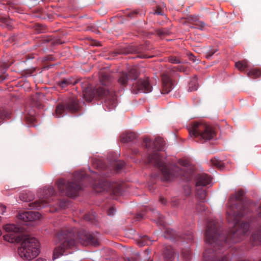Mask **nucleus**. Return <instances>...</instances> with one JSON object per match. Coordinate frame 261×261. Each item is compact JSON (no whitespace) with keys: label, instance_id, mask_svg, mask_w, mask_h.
<instances>
[{"label":"nucleus","instance_id":"f257e3e1","mask_svg":"<svg viewBox=\"0 0 261 261\" xmlns=\"http://www.w3.org/2000/svg\"><path fill=\"white\" fill-rule=\"evenodd\" d=\"M244 192L239 190L235 195H231L227 204L226 219L229 222L234 223V227L229 232L227 237L219 234L217 239V222L215 220L208 222L204 234V240L207 245L203 252L204 261H228V258L224 255L220 259L221 245L224 244L225 247L227 243H237L244 239L248 234L249 224L248 223L239 222L240 218L243 216L245 208L242 205Z\"/></svg>","mask_w":261,"mask_h":261},{"label":"nucleus","instance_id":"f03ea898","mask_svg":"<svg viewBox=\"0 0 261 261\" xmlns=\"http://www.w3.org/2000/svg\"><path fill=\"white\" fill-rule=\"evenodd\" d=\"M83 95L87 101H91L94 98L100 99L106 98L105 106L111 110L116 106V98L114 94H110L103 87L94 89L91 85L83 88Z\"/></svg>","mask_w":261,"mask_h":261},{"label":"nucleus","instance_id":"7ed1b4c3","mask_svg":"<svg viewBox=\"0 0 261 261\" xmlns=\"http://www.w3.org/2000/svg\"><path fill=\"white\" fill-rule=\"evenodd\" d=\"M148 160L149 162L154 164L160 169L162 174V179L165 181L170 180L175 176L188 178L187 173L183 171L177 166L174 167L173 169L174 173L171 172V170L165 165L162 158L158 152L150 154L149 156Z\"/></svg>","mask_w":261,"mask_h":261},{"label":"nucleus","instance_id":"20e7f679","mask_svg":"<svg viewBox=\"0 0 261 261\" xmlns=\"http://www.w3.org/2000/svg\"><path fill=\"white\" fill-rule=\"evenodd\" d=\"M189 135L197 142L203 143L216 136L215 129L204 122H195L189 129Z\"/></svg>","mask_w":261,"mask_h":261},{"label":"nucleus","instance_id":"39448f33","mask_svg":"<svg viewBox=\"0 0 261 261\" xmlns=\"http://www.w3.org/2000/svg\"><path fill=\"white\" fill-rule=\"evenodd\" d=\"M18 252L20 256L26 260L35 258L39 253V243L34 237L25 236L21 242Z\"/></svg>","mask_w":261,"mask_h":261},{"label":"nucleus","instance_id":"423d86ee","mask_svg":"<svg viewBox=\"0 0 261 261\" xmlns=\"http://www.w3.org/2000/svg\"><path fill=\"white\" fill-rule=\"evenodd\" d=\"M56 239L59 245L54 249L53 260L63 255L66 250L74 246L76 244L73 233L68 231H61L57 235Z\"/></svg>","mask_w":261,"mask_h":261},{"label":"nucleus","instance_id":"0eeeda50","mask_svg":"<svg viewBox=\"0 0 261 261\" xmlns=\"http://www.w3.org/2000/svg\"><path fill=\"white\" fill-rule=\"evenodd\" d=\"M57 186L62 195L70 197H76L81 188L79 181H76L75 182H66L62 179L57 181Z\"/></svg>","mask_w":261,"mask_h":261},{"label":"nucleus","instance_id":"6e6552de","mask_svg":"<svg viewBox=\"0 0 261 261\" xmlns=\"http://www.w3.org/2000/svg\"><path fill=\"white\" fill-rule=\"evenodd\" d=\"M7 232L3 237L4 239L10 243L21 242L25 236H22L19 233L20 228L14 224H7L4 227Z\"/></svg>","mask_w":261,"mask_h":261},{"label":"nucleus","instance_id":"1a4fd4ad","mask_svg":"<svg viewBox=\"0 0 261 261\" xmlns=\"http://www.w3.org/2000/svg\"><path fill=\"white\" fill-rule=\"evenodd\" d=\"M152 87L151 86L149 78L145 77L144 79H140L133 84L132 90L134 93H137L139 92L144 93H149L152 91Z\"/></svg>","mask_w":261,"mask_h":261},{"label":"nucleus","instance_id":"9d476101","mask_svg":"<svg viewBox=\"0 0 261 261\" xmlns=\"http://www.w3.org/2000/svg\"><path fill=\"white\" fill-rule=\"evenodd\" d=\"M79 109V101L76 98H73L70 100L66 105V108L62 105H59L56 109L55 115L56 117H61L64 112L65 109L69 111L74 112Z\"/></svg>","mask_w":261,"mask_h":261},{"label":"nucleus","instance_id":"9b49d317","mask_svg":"<svg viewBox=\"0 0 261 261\" xmlns=\"http://www.w3.org/2000/svg\"><path fill=\"white\" fill-rule=\"evenodd\" d=\"M139 72L136 68H132L128 72V74L122 72L119 73L117 82L118 84L125 87L127 85L128 80H136L139 76Z\"/></svg>","mask_w":261,"mask_h":261},{"label":"nucleus","instance_id":"f8f14e48","mask_svg":"<svg viewBox=\"0 0 261 261\" xmlns=\"http://www.w3.org/2000/svg\"><path fill=\"white\" fill-rule=\"evenodd\" d=\"M162 87L161 92L167 94L171 90L173 87V80L170 73H164L162 75Z\"/></svg>","mask_w":261,"mask_h":261},{"label":"nucleus","instance_id":"ddd939ff","mask_svg":"<svg viewBox=\"0 0 261 261\" xmlns=\"http://www.w3.org/2000/svg\"><path fill=\"white\" fill-rule=\"evenodd\" d=\"M94 188L97 192L106 190L111 192L114 195H117L120 190L119 188H114L113 185H111L107 181H103L99 185H95Z\"/></svg>","mask_w":261,"mask_h":261},{"label":"nucleus","instance_id":"4468645a","mask_svg":"<svg viewBox=\"0 0 261 261\" xmlns=\"http://www.w3.org/2000/svg\"><path fill=\"white\" fill-rule=\"evenodd\" d=\"M55 191L54 188L52 187H49L47 190H45V193L46 196L43 197V199L35 201L34 202L31 203L30 204V206H32L33 208H38L43 206L44 203H47L50 202V200L48 199L47 194L53 196L54 194Z\"/></svg>","mask_w":261,"mask_h":261},{"label":"nucleus","instance_id":"2eb2a0df","mask_svg":"<svg viewBox=\"0 0 261 261\" xmlns=\"http://www.w3.org/2000/svg\"><path fill=\"white\" fill-rule=\"evenodd\" d=\"M41 217V214L38 212L28 211L19 214L18 218L23 221L27 222L39 220Z\"/></svg>","mask_w":261,"mask_h":261},{"label":"nucleus","instance_id":"dca6fc26","mask_svg":"<svg viewBox=\"0 0 261 261\" xmlns=\"http://www.w3.org/2000/svg\"><path fill=\"white\" fill-rule=\"evenodd\" d=\"M80 242L84 246L89 245H93L94 246H97L99 244L98 241L91 234H85L80 237Z\"/></svg>","mask_w":261,"mask_h":261},{"label":"nucleus","instance_id":"f3484780","mask_svg":"<svg viewBox=\"0 0 261 261\" xmlns=\"http://www.w3.org/2000/svg\"><path fill=\"white\" fill-rule=\"evenodd\" d=\"M212 179V178L207 174H199L196 177V187L207 186L211 182Z\"/></svg>","mask_w":261,"mask_h":261},{"label":"nucleus","instance_id":"a211bd4d","mask_svg":"<svg viewBox=\"0 0 261 261\" xmlns=\"http://www.w3.org/2000/svg\"><path fill=\"white\" fill-rule=\"evenodd\" d=\"M112 77L109 73L103 71L99 72V81L102 85H108L112 81Z\"/></svg>","mask_w":261,"mask_h":261},{"label":"nucleus","instance_id":"6ab92c4d","mask_svg":"<svg viewBox=\"0 0 261 261\" xmlns=\"http://www.w3.org/2000/svg\"><path fill=\"white\" fill-rule=\"evenodd\" d=\"M248 77L256 79L261 77V69L258 67L252 68L247 72Z\"/></svg>","mask_w":261,"mask_h":261},{"label":"nucleus","instance_id":"aec40b11","mask_svg":"<svg viewBox=\"0 0 261 261\" xmlns=\"http://www.w3.org/2000/svg\"><path fill=\"white\" fill-rule=\"evenodd\" d=\"M249 67L248 62L246 60H243L236 62L235 67L240 71L243 72Z\"/></svg>","mask_w":261,"mask_h":261},{"label":"nucleus","instance_id":"412c9836","mask_svg":"<svg viewBox=\"0 0 261 261\" xmlns=\"http://www.w3.org/2000/svg\"><path fill=\"white\" fill-rule=\"evenodd\" d=\"M136 135L133 132H126L121 136V141L124 142H130L136 138Z\"/></svg>","mask_w":261,"mask_h":261},{"label":"nucleus","instance_id":"4be33fe9","mask_svg":"<svg viewBox=\"0 0 261 261\" xmlns=\"http://www.w3.org/2000/svg\"><path fill=\"white\" fill-rule=\"evenodd\" d=\"M188 19L190 21H191L192 24L195 25V28L197 29H202L205 26V24L203 22L199 21L197 17L190 16Z\"/></svg>","mask_w":261,"mask_h":261},{"label":"nucleus","instance_id":"5701e85b","mask_svg":"<svg viewBox=\"0 0 261 261\" xmlns=\"http://www.w3.org/2000/svg\"><path fill=\"white\" fill-rule=\"evenodd\" d=\"M164 256L165 259L167 261H170L174 257V251L172 248L171 246H168L164 250Z\"/></svg>","mask_w":261,"mask_h":261},{"label":"nucleus","instance_id":"b1692460","mask_svg":"<svg viewBox=\"0 0 261 261\" xmlns=\"http://www.w3.org/2000/svg\"><path fill=\"white\" fill-rule=\"evenodd\" d=\"M250 241L253 245H257L261 242V233L257 232L253 234L250 238Z\"/></svg>","mask_w":261,"mask_h":261},{"label":"nucleus","instance_id":"393cba45","mask_svg":"<svg viewBox=\"0 0 261 261\" xmlns=\"http://www.w3.org/2000/svg\"><path fill=\"white\" fill-rule=\"evenodd\" d=\"M153 143L155 149L161 150L164 145V141L162 137H158L155 138Z\"/></svg>","mask_w":261,"mask_h":261},{"label":"nucleus","instance_id":"a878e982","mask_svg":"<svg viewBox=\"0 0 261 261\" xmlns=\"http://www.w3.org/2000/svg\"><path fill=\"white\" fill-rule=\"evenodd\" d=\"M198 86L197 79L194 77L189 83L188 91L192 92L196 90L198 88Z\"/></svg>","mask_w":261,"mask_h":261},{"label":"nucleus","instance_id":"bb28decb","mask_svg":"<svg viewBox=\"0 0 261 261\" xmlns=\"http://www.w3.org/2000/svg\"><path fill=\"white\" fill-rule=\"evenodd\" d=\"M197 197L201 201L203 202L206 196V193L205 190L202 188L197 189Z\"/></svg>","mask_w":261,"mask_h":261},{"label":"nucleus","instance_id":"cd10ccee","mask_svg":"<svg viewBox=\"0 0 261 261\" xmlns=\"http://www.w3.org/2000/svg\"><path fill=\"white\" fill-rule=\"evenodd\" d=\"M210 162L212 165L218 169H222L224 167L223 163L217 159H212Z\"/></svg>","mask_w":261,"mask_h":261},{"label":"nucleus","instance_id":"c85d7f7f","mask_svg":"<svg viewBox=\"0 0 261 261\" xmlns=\"http://www.w3.org/2000/svg\"><path fill=\"white\" fill-rule=\"evenodd\" d=\"M151 244L150 240L147 237L144 236L138 242V245L140 246L149 245Z\"/></svg>","mask_w":261,"mask_h":261},{"label":"nucleus","instance_id":"c756f323","mask_svg":"<svg viewBox=\"0 0 261 261\" xmlns=\"http://www.w3.org/2000/svg\"><path fill=\"white\" fill-rule=\"evenodd\" d=\"M178 163L181 166L186 167L190 165V161L188 158H184L179 160Z\"/></svg>","mask_w":261,"mask_h":261},{"label":"nucleus","instance_id":"7c9ffc66","mask_svg":"<svg viewBox=\"0 0 261 261\" xmlns=\"http://www.w3.org/2000/svg\"><path fill=\"white\" fill-rule=\"evenodd\" d=\"M168 61L171 63L178 64L181 62L180 58L175 56H170L168 58Z\"/></svg>","mask_w":261,"mask_h":261},{"label":"nucleus","instance_id":"2f4dec72","mask_svg":"<svg viewBox=\"0 0 261 261\" xmlns=\"http://www.w3.org/2000/svg\"><path fill=\"white\" fill-rule=\"evenodd\" d=\"M182 256L184 259L185 261H190L191 259V253L190 251H188L187 252H182Z\"/></svg>","mask_w":261,"mask_h":261},{"label":"nucleus","instance_id":"473e14b6","mask_svg":"<svg viewBox=\"0 0 261 261\" xmlns=\"http://www.w3.org/2000/svg\"><path fill=\"white\" fill-rule=\"evenodd\" d=\"M26 121L28 124L31 125H34V122L35 120V118L33 116H27L25 117Z\"/></svg>","mask_w":261,"mask_h":261},{"label":"nucleus","instance_id":"72a5a7b5","mask_svg":"<svg viewBox=\"0 0 261 261\" xmlns=\"http://www.w3.org/2000/svg\"><path fill=\"white\" fill-rule=\"evenodd\" d=\"M72 82H70L69 80H64L60 83V86L62 87H65L67 85L71 84Z\"/></svg>","mask_w":261,"mask_h":261},{"label":"nucleus","instance_id":"f704fd0d","mask_svg":"<svg viewBox=\"0 0 261 261\" xmlns=\"http://www.w3.org/2000/svg\"><path fill=\"white\" fill-rule=\"evenodd\" d=\"M193 233L191 232H190L188 235H184L183 237L184 239L187 240V241H191L193 239Z\"/></svg>","mask_w":261,"mask_h":261},{"label":"nucleus","instance_id":"c9c22d12","mask_svg":"<svg viewBox=\"0 0 261 261\" xmlns=\"http://www.w3.org/2000/svg\"><path fill=\"white\" fill-rule=\"evenodd\" d=\"M138 12L136 10L135 11H131V12H128L126 13V15L128 17H133L134 15H136L138 14Z\"/></svg>","mask_w":261,"mask_h":261},{"label":"nucleus","instance_id":"e433bc0d","mask_svg":"<svg viewBox=\"0 0 261 261\" xmlns=\"http://www.w3.org/2000/svg\"><path fill=\"white\" fill-rule=\"evenodd\" d=\"M115 211V210L114 207L110 208L108 211V214L109 215H113Z\"/></svg>","mask_w":261,"mask_h":261},{"label":"nucleus","instance_id":"4c0bfd02","mask_svg":"<svg viewBox=\"0 0 261 261\" xmlns=\"http://www.w3.org/2000/svg\"><path fill=\"white\" fill-rule=\"evenodd\" d=\"M155 13H156L157 14H162V9L159 7H156V9L155 10Z\"/></svg>","mask_w":261,"mask_h":261},{"label":"nucleus","instance_id":"58836bf2","mask_svg":"<svg viewBox=\"0 0 261 261\" xmlns=\"http://www.w3.org/2000/svg\"><path fill=\"white\" fill-rule=\"evenodd\" d=\"M84 219L86 220H88V221H92L93 220V218H90L89 217V215H86L84 217Z\"/></svg>","mask_w":261,"mask_h":261},{"label":"nucleus","instance_id":"ea45409f","mask_svg":"<svg viewBox=\"0 0 261 261\" xmlns=\"http://www.w3.org/2000/svg\"><path fill=\"white\" fill-rule=\"evenodd\" d=\"M144 142L146 144L147 147H148V144L150 143V139L149 138H145L144 139Z\"/></svg>","mask_w":261,"mask_h":261},{"label":"nucleus","instance_id":"a19ab883","mask_svg":"<svg viewBox=\"0 0 261 261\" xmlns=\"http://www.w3.org/2000/svg\"><path fill=\"white\" fill-rule=\"evenodd\" d=\"M20 199L21 200H23V201H27V198L24 197V196L23 195V194H20Z\"/></svg>","mask_w":261,"mask_h":261},{"label":"nucleus","instance_id":"79ce46f5","mask_svg":"<svg viewBox=\"0 0 261 261\" xmlns=\"http://www.w3.org/2000/svg\"><path fill=\"white\" fill-rule=\"evenodd\" d=\"M0 208H1V211H0V213L3 214L5 212L6 207L2 205L0 206Z\"/></svg>","mask_w":261,"mask_h":261},{"label":"nucleus","instance_id":"37998d69","mask_svg":"<svg viewBox=\"0 0 261 261\" xmlns=\"http://www.w3.org/2000/svg\"><path fill=\"white\" fill-rule=\"evenodd\" d=\"M160 200L161 202L163 204H165L166 202V200L164 198H163V197H161L160 199Z\"/></svg>","mask_w":261,"mask_h":261},{"label":"nucleus","instance_id":"c03bdc74","mask_svg":"<svg viewBox=\"0 0 261 261\" xmlns=\"http://www.w3.org/2000/svg\"><path fill=\"white\" fill-rule=\"evenodd\" d=\"M194 56L193 55H191V57H190V59L191 60H193V61H195V60H194Z\"/></svg>","mask_w":261,"mask_h":261},{"label":"nucleus","instance_id":"a18cd8bd","mask_svg":"<svg viewBox=\"0 0 261 261\" xmlns=\"http://www.w3.org/2000/svg\"><path fill=\"white\" fill-rule=\"evenodd\" d=\"M189 16H188V17L186 18L187 21H185V22H190V23H192L191 22V21H190L188 20V18H189Z\"/></svg>","mask_w":261,"mask_h":261},{"label":"nucleus","instance_id":"49530a36","mask_svg":"<svg viewBox=\"0 0 261 261\" xmlns=\"http://www.w3.org/2000/svg\"><path fill=\"white\" fill-rule=\"evenodd\" d=\"M179 70L180 71H184L185 69L183 68H180V69H179Z\"/></svg>","mask_w":261,"mask_h":261},{"label":"nucleus","instance_id":"de8ad7c7","mask_svg":"<svg viewBox=\"0 0 261 261\" xmlns=\"http://www.w3.org/2000/svg\"><path fill=\"white\" fill-rule=\"evenodd\" d=\"M74 177L75 178L77 177V173H75L74 174Z\"/></svg>","mask_w":261,"mask_h":261},{"label":"nucleus","instance_id":"09e8293b","mask_svg":"<svg viewBox=\"0 0 261 261\" xmlns=\"http://www.w3.org/2000/svg\"><path fill=\"white\" fill-rule=\"evenodd\" d=\"M120 165H121V167H120V168H122V167H123V165H124V163H122H122H120Z\"/></svg>","mask_w":261,"mask_h":261},{"label":"nucleus","instance_id":"8fccbe9b","mask_svg":"<svg viewBox=\"0 0 261 261\" xmlns=\"http://www.w3.org/2000/svg\"><path fill=\"white\" fill-rule=\"evenodd\" d=\"M167 232L168 233V232H170L171 233L172 232V230H167Z\"/></svg>","mask_w":261,"mask_h":261},{"label":"nucleus","instance_id":"3c124183","mask_svg":"<svg viewBox=\"0 0 261 261\" xmlns=\"http://www.w3.org/2000/svg\"><path fill=\"white\" fill-rule=\"evenodd\" d=\"M143 58H149V57L147 56H144L143 57Z\"/></svg>","mask_w":261,"mask_h":261},{"label":"nucleus","instance_id":"603ef678","mask_svg":"<svg viewBox=\"0 0 261 261\" xmlns=\"http://www.w3.org/2000/svg\"><path fill=\"white\" fill-rule=\"evenodd\" d=\"M37 261H42V259L39 258L37 260Z\"/></svg>","mask_w":261,"mask_h":261},{"label":"nucleus","instance_id":"864d4df0","mask_svg":"<svg viewBox=\"0 0 261 261\" xmlns=\"http://www.w3.org/2000/svg\"><path fill=\"white\" fill-rule=\"evenodd\" d=\"M2 234V231L0 229V236Z\"/></svg>","mask_w":261,"mask_h":261},{"label":"nucleus","instance_id":"5fc2aeb1","mask_svg":"<svg viewBox=\"0 0 261 261\" xmlns=\"http://www.w3.org/2000/svg\"><path fill=\"white\" fill-rule=\"evenodd\" d=\"M5 20H6V19H3V21H4Z\"/></svg>","mask_w":261,"mask_h":261},{"label":"nucleus","instance_id":"6e6d98bb","mask_svg":"<svg viewBox=\"0 0 261 261\" xmlns=\"http://www.w3.org/2000/svg\"><path fill=\"white\" fill-rule=\"evenodd\" d=\"M260 261H261V260Z\"/></svg>","mask_w":261,"mask_h":261}]
</instances>
